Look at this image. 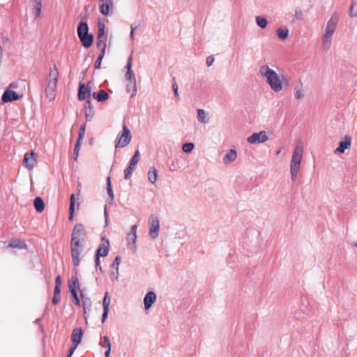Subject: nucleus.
Returning <instances> with one entry per match:
<instances>
[{"instance_id":"1","label":"nucleus","mask_w":357,"mask_h":357,"mask_svg":"<svg viewBox=\"0 0 357 357\" xmlns=\"http://www.w3.org/2000/svg\"><path fill=\"white\" fill-rule=\"evenodd\" d=\"M259 74L273 91L280 92L282 90V82L279 75L268 65L260 66Z\"/></svg>"},{"instance_id":"2","label":"nucleus","mask_w":357,"mask_h":357,"mask_svg":"<svg viewBox=\"0 0 357 357\" xmlns=\"http://www.w3.org/2000/svg\"><path fill=\"white\" fill-rule=\"evenodd\" d=\"M338 21V14L335 12L332 14L331 18L327 22L325 32L322 37V47L325 50H328L331 47V37L337 29Z\"/></svg>"},{"instance_id":"3","label":"nucleus","mask_w":357,"mask_h":357,"mask_svg":"<svg viewBox=\"0 0 357 357\" xmlns=\"http://www.w3.org/2000/svg\"><path fill=\"white\" fill-rule=\"evenodd\" d=\"M58 77L59 71L56 65H54L50 69L48 83L45 89L46 96L50 100H52L55 98V91L57 86Z\"/></svg>"},{"instance_id":"4","label":"nucleus","mask_w":357,"mask_h":357,"mask_svg":"<svg viewBox=\"0 0 357 357\" xmlns=\"http://www.w3.org/2000/svg\"><path fill=\"white\" fill-rule=\"evenodd\" d=\"M77 36L85 48L90 47L93 43V36L89 33V26L86 22H80L77 26Z\"/></svg>"},{"instance_id":"5","label":"nucleus","mask_w":357,"mask_h":357,"mask_svg":"<svg viewBox=\"0 0 357 357\" xmlns=\"http://www.w3.org/2000/svg\"><path fill=\"white\" fill-rule=\"evenodd\" d=\"M123 130L120 132L115 139V148H124L130 143L132 134L126 123L122 126Z\"/></svg>"},{"instance_id":"6","label":"nucleus","mask_w":357,"mask_h":357,"mask_svg":"<svg viewBox=\"0 0 357 357\" xmlns=\"http://www.w3.org/2000/svg\"><path fill=\"white\" fill-rule=\"evenodd\" d=\"M86 236L85 228L82 224H76L72 231L70 243H84Z\"/></svg>"},{"instance_id":"7","label":"nucleus","mask_w":357,"mask_h":357,"mask_svg":"<svg viewBox=\"0 0 357 357\" xmlns=\"http://www.w3.org/2000/svg\"><path fill=\"white\" fill-rule=\"evenodd\" d=\"M84 244L70 243V252L73 264L75 267L79 266L80 262V255L84 250Z\"/></svg>"},{"instance_id":"8","label":"nucleus","mask_w":357,"mask_h":357,"mask_svg":"<svg viewBox=\"0 0 357 357\" xmlns=\"http://www.w3.org/2000/svg\"><path fill=\"white\" fill-rule=\"evenodd\" d=\"M160 231V221L157 216L151 215L149 221V234L152 239L158 238Z\"/></svg>"},{"instance_id":"9","label":"nucleus","mask_w":357,"mask_h":357,"mask_svg":"<svg viewBox=\"0 0 357 357\" xmlns=\"http://www.w3.org/2000/svg\"><path fill=\"white\" fill-rule=\"evenodd\" d=\"M268 140L267 132L265 130L255 132L247 138L248 143L251 144H261Z\"/></svg>"},{"instance_id":"10","label":"nucleus","mask_w":357,"mask_h":357,"mask_svg":"<svg viewBox=\"0 0 357 357\" xmlns=\"http://www.w3.org/2000/svg\"><path fill=\"white\" fill-rule=\"evenodd\" d=\"M114 8V7L112 0H99V10L103 15H112Z\"/></svg>"},{"instance_id":"11","label":"nucleus","mask_w":357,"mask_h":357,"mask_svg":"<svg viewBox=\"0 0 357 357\" xmlns=\"http://www.w3.org/2000/svg\"><path fill=\"white\" fill-rule=\"evenodd\" d=\"M91 87L89 86V83L86 86L84 83H80L79 84V90L77 98L79 100H89L91 94Z\"/></svg>"},{"instance_id":"12","label":"nucleus","mask_w":357,"mask_h":357,"mask_svg":"<svg viewBox=\"0 0 357 357\" xmlns=\"http://www.w3.org/2000/svg\"><path fill=\"white\" fill-rule=\"evenodd\" d=\"M351 145V137L345 135L338 144V147L335 150V153H343L346 149L350 148Z\"/></svg>"},{"instance_id":"13","label":"nucleus","mask_w":357,"mask_h":357,"mask_svg":"<svg viewBox=\"0 0 357 357\" xmlns=\"http://www.w3.org/2000/svg\"><path fill=\"white\" fill-rule=\"evenodd\" d=\"M36 162V154L33 151L26 153L24 155L23 164L28 169L31 170Z\"/></svg>"},{"instance_id":"14","label":"nucleus","mask_w":357,"mask_h":357,"mask_svg":"<svg viewBox=\"0 0 357 357\" xmlns=\"http://www.w3.org/2000/svg\"><path fill=\"white\" fill-rule=\"evenodd\" d=\"M21 98L15 91L10 89H6L3 92L1 100L3 102H8L17 100Z\"/></svg>"},{"instance_id":"15","label":"nucleus","mask_w":357,"mask_h":357,"mask_svg":"<svg viewBox=\"0 0 357 357\" xmlns=\"http://www.w3.org/2000/svg\"><path fill=\"white\" fill-rule=\"evenodd\" d=\"M303 146H302V144L301 143H298L296 144V146L294 149L291 162L301 164L302 157H303Z\"/></svg>"},{"instance_id":"16","label":"nucleus","mask_w":357,"mask_h":357,"mask_svg":"<svg viewBox=\"0 0 357 357\" xmlns=\"http://www.w3.org/2000/svg\"><path fill=\"white\" fill-rule=\"evenodd\" d=\"M109 242L108 239H105L104 237L102 238V243L99 245L98 250L96 252L97 255L100 257H105L109 252Z\"/></svg>"},{"instance_id":"17","label":"nucleus","mask_w":357,"mask_h":357,"mask_svg":"<svg viewBox=\"0 0 357 357\" xmlns=\"http://www.w3.org/2000/svg\"><path fill=\"white\" fill-rule=\"evenodd\" d=\"M156 294L153 291H149L144 298V305L146 310H149L156 301Z\"/></svg>"},{"instance_id":"18","label":"nucleus","mask_w":357,"mask_h":357,"mask_svg":"<svg viewBox=\"0 0 357 357\" xmlns=\"http://www.w3.org/2000/svg\"><path fill=\"white\" fill-rule=\"evenodd\" d=\"M137 229V226L136 225H132L126 238L128 244L132 245L134 250L136 249Z\"/></svg>"},{"instance_id":"19","label":"nucleus","mask_w":357,"mask_h":357,"mask_svg":"<svg viewBox=\"0 0 357 357\" xmlns=\"http://www.w3.org/2000/svg\"><path fill=\"white\" fill-rule=\"evenodd\" d=\"M121 260V257L119 256H116L110 266L111 275L114 280H118L119 279V267Z\"/></svg>"},{"instance_id":"20","label":"nucleus","mask_w":357,"mask_h":357,"mask_svg":"<svg viewBox=\"0 0 357 357\" xmlns=\"http://www.w3.org/2000/svg\"><path fill=\"white\" fill-rule=\"evenodd\" d=\"M132 55L131 54L127 61V64L126 66V68L127 69V73L126 74V78L128 82L136 81L135 75L134 72L132 70Z\"/></svg>"},{"instance_id":"21","label":"nucleus","mask_w":357,"mask_h":357,"mask_svg":"<svg viewBox=\"0 0 357 357\" xmlns=\"http://www.w3.org/2000/svg\"><path fill=\"white\" fill-rule=\"evenodd\" d=\"M109 305H110V297L109 296V293L106 292L102 301L103 305V314L102 316V322L104 323L107 318L108 313L109 311Z\"/></svg>"},{"instance_id":"22","label":"nucleus","mask_w":357,"mask_h":357,"mask_svg":"<svg viewBox=\"0 0 357 357\" xmlns=\"http://www.w3.org/2000/svg\"><path fill=\"white\" fill-rule=\"evenodd\" d=\"M83 331L81 328H75L72 332V344L78 345L82 340Z\"/></svg>"},{"instance_id":"23","label":"nucleus","mask_w":357,"mask_h":357,"mask_svg":"<svg viewBox=\"0 0 357 357\" xmlns=\"http://www.w3.org/2000/svg\"><path fill=\"white\" fill-rule=\"evenodd\" d=\"M74 271L75 275H73L68 281V288L70 291H76L77 288H79V280L77 276V270L75 268Z\"/></svg>"},{"instance_id":"24","label":"nucleus","mask_w":357,"mask_h":357,"mask_svg":"<svg viewBox=\"0 0 357 357\" xmlns=\"http://www.w3.org/2000/svg\"><path fill=\"white\" fill-rule=\"evenodd\" d=\"M237 158V153L235 149H231L229 150L223 158V162L225 164H229Z\"/></svg>"},{"instance_id":"25","label":"nucleus","mask_w":357,"mask_h":357,"mask_svg":"<svg viewBox=\"0 0 357 357\" xmlns=\"http://www.w3.org/2000/svg\"><path fill=\"white\" fill-rule=\"evenodd\" d=\"M100 345L102 348H105V357H109L111 353V342L108 336H104L102 341L100 342Z\"/></svg>"},{"instance_id":"26","label":"nucleus","mask_w":357,"mask_h":357,"mask_svg":"<svg viewBox=\"0 0 357 357\" xmlns=\"http://www.w3.org/2000/svg\"><path fill=\"white\" fill-rule=\"evenodd\" d=\"M294 97L296 100H301L304 98V90L303 84L300 82L294 89Z\"/></svg>"},{"instance_id":"27","label":"nucleus","mask_w":357,"mask_h":357,"mask_svg":"<svg viewBox=\"0 0 357 357\" xmlns=\"http://www.w3.org/2000/svg\"><path fill=\"white\" fill-rule=\"evenodd\" d=\"M93 98L98 102H103L109 98V94L104 90H100L92 93Z\"/></svg>"},{"instance_id":"28","label":"nucleus","mask_w":357,"mask_h":357,"mask_svg":"<svg viewBox=\"0 0 357 357\" xmlns=\"http://www.w3.org/2000/svg\"><path fill=\"white\" fill-rule=\"evenodd\" d=\"M197 120L201 123L207 124L209 122L208 113L203 109H198Z\"/></svg>"},{"instance_id":"29","label":"nucleus","mask_w":357,"mask_h":357,"mask_svg":"<svg viewBox=\"0 0 357 357\" xmlns=\"http://www.w3.org/2000/svg\"><path fill=\"white\" fill-rule=\"evenodd\" d=\"M8 246L10 248L19 249L26 248V244L25 243V242L18 238L11 240Z\"/></svg>"},{"instance_id":"30","label":"nucleus","mask_w":357,"mask_h":357,"mask_svg":"<svg viewBox=\"0 0 357 357\" xmlns=\"http://www.w3.org/2000/svg\"><path fill=\"white\" fill-rule=\"evenodd\" d=\"M34 3L32 8V13L35 16V18L38 17L40 15L41 8H42V0H32Z\"/></svg>"},{"instance_id":"31","label":"nucleus","mask_w":357,"mask_h":357,"mask_svg":"<svg viewBox=\"0 0 357 357\" xmlns=\"http://www.w3.org/2000/svg\"><path fill=\"white\" fill-rule=\"evenodd\" d=\"M33 204L36 211L38 213H42L44 211L45 205L43 199L41 197H36L33 201Z\"/></svg>"},{"instance_id":"32","label":"nucleus","mask_w":357,"mask_h":357,"mask_svg":"<svg viewBox=\"0 0 357 357\" xmlns=\"http://www.w3.org/2000/svg\"><path fill=\"white\" fill-rule=\"evenodd\" d=\"M84 107H85V110H86V112H85L86 119V121H90L93 116V111L91 107V100H86Z\"/></svg>"},{"instance_id":"33","label":"nucleus","mask_w":357,"mask_h":357,"mask_svg":"<svg viewBox=\"0 0 357 357\" xmlns=\"http://www.w3.org/2000/svg\"><path fill=\"white\" fill-rule=\"evenodd\" d=\"M157 178H158V171L157 169L155 168V167H151L150 168L149 172H148V179H149V181L152 183V184H154L156 181H157Z\"/></svg>"},{"instance_id":"34","label":"nucleus","mask_w":357,"mask_h":357,"mask_svg":"<svg viewBox=\"0 0 357 357\" xmlns=\"http://www.w3.org/2000/svg\"><path fill=\"white\" fill-rule=\"evenodd\" d=\"M126 91L131 93V96L133 97L137 93V84L136 81L128 82L126 84Z\"/></svg>"},{"instance_id":"35","label":"nucleus","mask_w":357,"mask_h":357,"mask_svg":"<svg viewBox=\"0 0 357 357\" xmlns=\"http://www.w3.org/2000/svg\"><path fill=\"white\" fill-rule=\"evenodd\" d=\"M277 36L281 40H285L289 36V30L287 29L278 28L275 31Z\"/></svg>"},{"instance_id":"36","label":"nucleus","mask_w":357,"mask_h":357,"mask_svg":"<svg viewBox=\"0 0 357 357\" xmlns=\"http://www.w3.org/2000/svg\"><path fill=\"white\" fill-rule=\"evenodd\" d=\"M107 191L110 198V203H112L114 199V195L112 188L111 178L109 176L107 178Z\"/></svg>"},{"instance_id":"37","label":"nucleus","mask_w":357,"mask_h":357,"mask_svg":"<svg viewBox=\"0 0 357 357\" xmlns=\"http://www.w3.org/2000/svg\"><path fill=\"white\" fill-rule=\"evenodd\" d=\"M349 16L351 17H357V2L354 0L351 1L350 8H349Z\"/></svg>"},{"instance_id":"38","label":"nucleus","mask_w":357,"mask_h":357,"mask_svg":"<svg viewBox=\"0 0 357 357\" xmlns=\"http://www.w3.org/2000/svg\"><path fill=\"white\" fill-rule=\"evenodd\" d=\"M256 23L261 29H264L266 27L268 22L267 20L264 17L257 16L256 17Z\"/></svg>"},{"instance_id":"39","label":"nucleus","mask_w":357,"mask_h":357,"mask_svg":"<svg viewBox=\"0 0 357 357\" xmlns=\"http://www.w3.org/2000/svg\"><path fill=\"white\" fill-rule=\"evenodd\" d=\"M75 195L74 194H72L70 196V207H69V211H70V217L69 219L72 220L73 217V213L75 210Z\"/></svg>"},{"instance_id":"40","label":"nucleus","mask_w":357,"mask_h":357,"mask_svg":"<svg viewBox=\"0 0 357 357\" xmlns=\"http://www.w3.org/2000/svg\"><path fill=\"white\" fill-rule=\"evenodd\" d=\"M195 147V145L192 142H187L183 144L182 150L185 153H190Z\"/></svg>"},{"instance_id":"41","label":"nucleus","mask_w":357,"mask_h":357,"mask_svg":"<svg viewBox=\"0 0 357 357\" xmlns=\"http://www.w3.org/2000/svg\"><path fill=\"white\" fill-rule=\"evenodd\" d=\"M97 36H98L99 38H107V36L105 35V24L102 22L98 23V30Z\"/></svg>"},{"instance_id":"42","label":"nucleus","mask_w":357,"mask_h":357,"mask_svg":"<svg viewBox=\"0 0 357 357\" xmlns=\"http://www.w3.org/2000/svg\"><path fill=\"white\" fill-rule=\"evenodd\" d=\"M139 150L135 151L133 156L132 157L130 163L133 165H137L139 162Z\"/></svg>"},{"instance_id":"43","label":"nucleus","mask_w":357,"mask_h":357,"mask_svg":"<svg viewBox=\"0 0 357 357\" xmlns=\"http://www.w3.org/2000/svg\"><path fill=\"white\" fill-rule=\"evenodd\" d=\"M107 38H99L98 36H97L96 39V45L98 47H102L104 46V45H106Z\"/></svg>"},{"instance_id":"44","label":"nucleus","mask_w":357,"mask_h":357,"mask_svg":"<svg viewBox=\"0 0 357 357\" xmlns=\"http://www.w3.org/2000/svg\"><path fill=\"white\" fill-rule=\"evenodd\" d=\"M80 296L82 298V301L83 303V307L85 310V305L86 303H89L90 302V299L85 296L82 291H80Z\"/></svg>"},{"instance_id":"45","label":"nucleus","mask_w":357,"mask_h":357,"mask_svg":"<svg viewBox=\"0 0 357 357\" xmlns=\"http://www.w3.org/2000/svg\"><path fill=\"white\" fill-rule=\"evenodd\" d=\"M294 17L298 20H300L303 18V12L299 8H296Z\"/></svg>"},{"instance_id":"46","label":"nucleus","mask_w":357,"mask_h":357,"mask_svg":"<svg viewBox=\"0 0 357 357\" xmlns=\"http://www.w3.org/2000/svg\"><path fill=\"white\" fill-rule=\"evenodd\" d=\"M301 167V164L296 162H291L290 165V171L298 172Z\"/></svg>"},{"instance_id":"47","label":"nucleus","mask_w":357,"mask_h":357,"mask_svg":"<svg viewBox=\"0 0 357 357\" xmlns=\"http://www.w3.org/2000/svg\"><path fill=\"white\" fill-rule=\"evenodd\" d=\"M172 88H173V90H174V93L175 96L177 98V99H179L180 96H179L178 91V85L176 83V82H174L173 83Z\"/></svg>"},{"instance_id":"48","label":"nucleus","mask_w":357,"mask_h":357,"mask_svg":"<svg viewBox=\"0 0 357 357\" xmlns=\"http://www.w3.org/2000/svg\"><path fill=\"white\" fill-rule=\"evenodd\" d=\"M100 257L99 255H97L96 254L95 255V264H96V267H98L99 268V270L102 272V267L100 266Z\"/></svg>"},{"instance_id":"49","label":"nucleus","mask_w":357,"mask_h":357,"mask_svg":"<svg viewBox=\"0 0 357 357\" xmlns=\"http://www.w3.org/2000/svg\"><path fill=\"white\" fill-rule=\"evenodd\" d=\"M214 62V57L213 56H207L206 63L208 66H211Z\"/></svg>"},{"instance_id":"50","label":"nucleus","mask_w":357,"mask_h":357,"mask_svg":"<svg viewBox=\"0 0 357 357\" xmlns=\"http://www.w3.org/2000/svg\"><path fill=\"white\" fill-rule=\"evenodd\" d=\"M102 60V59H101L100 57L97 58L94 64V67L96 69H99L100 68Z\"/></svg>"},{"instance_id":"51","label":"nucleus","mask_w":357,"mask_h":357,"mask_svg":"<svg viewBox=\"0 0 357 357\" xmlns=\"http://www.w3.org/2000/svg\"><path fill=\"white\" fill-rule=\"evenodd\" d=\"M79 147L75 146L73 152V159L77 160L79 155Z\"/></svg>"},{"instance_id":"52","label":"nucleus","mask_w":357,"mask_h":357,"mask_svg":"<svg viewBox=\"0 0 357 357\" xmlns=\"http://www.w3.org/2000/svg\"><path fill=\"white\" fill-rule=\"evenodd\" d=\"M132 171H130L128 169H126L125 171H124V173H125V178L126 179H129L132 174Z\"/></svg>"},{"instance_id":"53","label":"nucleus","mask_w":357,"mask_h":357,"mask_svg":"<svg viewBox=\"0 0 357 357\" xmlns=\"http://www.w3.org/2000/svg\"><path fill=\"white\" fill-rule=\"evenodd\" d=\"M106 46H107V45H104L103 47H100L101 50H100V54L98 55V57H100L101 59H103V57L105 56V54Z\"/></svg>"},{"instance_id":"54","label":"nucleus","mask_w":357,"mask_h":357,"mask_svg":"<svg viewBox=\"0 0 357 357\" xmlns=\"http://www.w3.org/2000/svg\"><path fill=\"white\" fill-rule=\"evenodd\" d=\"M61 278L60 275L56 276L55 279V287H61Z\"/></svg>"},{"instance_id":"55","label":"nucleus","mask_w":357,"mask_h":357,"mask_svg":"<svg viewBox=\"0 0 357 357\" xmlns=\"http://www.w3.org/2000/svg\"><path fill=\"white\" fill-rule=\"evenodd\" d=\"M78 345H75V344H72V346L70 347V349H69V351H68V354L69 356H72L75 351V350L76 349V348L77 347Z\"/></svg>"},{"instance_id":"56","label":"nucleus","mask_w":357,"mask_h":357,"mask_svg":"<svg viewBox=\"0 0 357 357\" xmlns=\"http://www.w3.org/2000/svg\"><path fill=\"white\" fill-rule=\"evenodd\" d=\"M78 345H75V344H72V346L70 347V349H69V351H68V354L69 356H72L75 351V350L76 349V348L77 347Z\"/></svg>"},{"instance_id":"57","label":"nucleus","mask_w":357,"mask_h":357,"mask_svg":"<svg viewBox=\"0 0 357 357\" xmlns=\"http://www.w3.org/2000/svg\"><path fill=\"white\" fill-rule=\"evenodd\" d=\"M78 345H75V344H72V346L70 347V349H69V351H68V354L69 356H72L75 351V350L76 349V348L77 347Z\"/></svg>"},{"instance_id":"58","label":"nucleus","mask_w":357,"mask_h":357,"mask_svg":"<svg viewBox=\"0 0 357 357\" xmlns=\"http://www.w3.org/2000/svg\"><path fill=\"white\" fill-rule=\"evenodd\" d=\"M104 215L105 218V225L107 226L108 225V218H108V212L107 210V206H105Z\"/></svg>"},{"instance_id":"59","label":"nucleus","mask_w":357,"mask_h":357,"mask_svg":"<svg viewBox=\"0 0 357 357\" xmlns=\"http://www.w3.org/2000/svg\"><path fill=\"white\" fill-rule=\"evenodd\" d=\"M137 28V26H134V24L131 25V31H130V38L134 39V31Z\"/></svg>"},{"instance_id":"60","label":"nucleus","mask_w":357,"mask_h":357,"mask_svg":"<svg viewBox=\"0 0 357 357\" xmlns=\"http://www.w3.org/2000/svg\"><path fill=\"white\" fill-rule=\"evenodd\" d=\"M60 293H61V289H60V287H54V296H60Z\"/></svg>"},{"instance_id":"61","label":"nucleus","mask_w":357,"mask_h":357,"mask_svg":"<svg viewBox=\"0 0 357 357\" xmlns=\"http://www.w3.org/2000/svg\"><path fill=\"white\" fill-rule=\"evenodd\" d=\"M59 300H60V296H54V297L52 298V303L56 305L59 303Z\"/></svg>"},{"instance_id":"62","label":"nucleus","mask_w":357,"mask_h":357,"mask_svg":"<svg viewBox=\"0 0 357 357\" xmlns=\"http://www.w3.org/2000/svg\"><path fill=\"white\" fill-rule=\"evenodd\" d=\"M290 172H291V179L293 181H295L297 177V174H298V172H294V171H290Z\"/></svg>"},{"instance_id":"63","label":"nucleus","mask_w":357,"mask_h":357,"mask_svg":"<svg viewBox=\"0 0 357 357\" xmlns=\"http://www.w3.org/2000/svg\"><path fill=\"white\" fill-rule=\"evenodd\" d=\"M85 130H86V124L84 123L80 126L79 132L85 134Z\"/></svg>"},{"instance_id":"64","label":"nucleus","mask_w":357,"mask_h":357,"mask_svg":"<svg viewBox=\"0 0 357 357\" xmlns=\"http://www.w3.org/2000/svg\"><path fill=\"white\" fill-rule=\"evenodd\" d=\"M136 166H137L136 165H133V164L130 163L129 166H128V167L127 169H128L130 171L134 172V170L136 168Z\"/></svg>"}]
</instances>
